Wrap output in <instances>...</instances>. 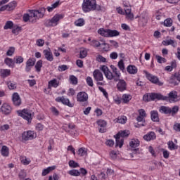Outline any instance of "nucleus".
Segmentation results:
<instances>
[{
	"mask_svg": "<svg viewBox=\"0 0 180 180\" xmlns=\"http://www.w3.org/2000/svg\"><path fill=\"white\" fill-rule=\"evenodd\" d=\"M102 8L99 5H96V0H84L82 4V11L85 13L91 12V11H101Z\"/></svg>",
	"mask_w": 180,
	"mask_h": 180,
	"instance_id": "obj_1",
	"label": "nucleus"
},
{
	"mask_svg": "<svg viewBox=\"0 0 180 180\" xmlns=\"http://www.w3.org/2000/svg\"><path fill=\"white\" fill-rule=\"evenodd\" d=\"M130 134V132L127 130L121 131L118 132L114 137L115 139V147H120L122 148L123 146V143H124V139L123 137H127Z\"/></svg>",
	"mask_w": 180,
	"mask_h": 180,
	"instance_id": "obj_2",
	"label": "nucleus"
},
{
	"mask_svg": "<svg viewBox=\"0 0 180 180\" xmlns=\"http://www.w3.org/2000/svg\"><path fill=\"white\" fill-rule=\"evenodd\" d=\"M143 99L145 102H150V101H154L155 99H158V101H165L167 97H164V96L160 94L151 93L145 94L143 96Z\"/></svg>",
	"mask_w": 180,
	"mask_h": 180,
	"instance_id": "obj_3",
	"label": "nucleus"
},
{
	"mask_svg": "<svg viewBox=\"0 0 180 180\" xmlns=\"http://www.w3.org/2000/svg\"><path fill=\"white\" fill-rule=\"evenodd\" d=\"M19 116L27 120L28 123L32 122V120L33 119V116H34V112H32V110L24 109L22 111H18Z\"/></svg>",
	"mask_w": 180,
	"mask_h": 180,
	"instance_id": "obj_4",
	"label": "nucleus"
},
{
	"mask_svg": "<svg viewBox=\"0 0 180 180\" xmlns=\"http://www.w3.org/2000/svg\"><path fill=\"white\" fill-rule=\"evenodd\" d=\"M31 12L34 19H35L36 22L37 20H39V19H41V18L44 17V14L46 13V8L41 7L37 10H31Z\"/></svg>",
	"mask_w": 180,
	"mask_h": 180,
	"instance_id": "obj_5",
	"label": "nucleus"
},
{
	"mask_svg": "<svg viewBox=\"0 0 180 180\" xmlns=\"http://www.w3.org/2000/svg\"><path fill=\"white\" fill-rule=\"evenodd\" d=\"M144 72H145L148 79L149 81H150V82H152L153 84H155L156 85H158L159 86H162V85H164V83L162 82H160V80L158 79V77H157V76H154V75L148 73V72H147V71H144Z\"/></svg>",
	"mask_w": 180,
	"mask_h": 180,
	"instance_id": "obj_6",
	"label": "nucleus"
},
{
	"mask_svg": "<svg viewBox=\"0 0 180 180\" xmlns=\"http://www.w3.org/2000/svg\"><path fill=\"white\" fill-rule=\"evenodd\" d=\"M37 135L33 131H24L22 134V141H29V140H33L36 139Z\"/></svg>",
	"mask_w": 180,
	"mask_h": 180,
	"instance_id": "obj_7",
	"label": "nucleus"
},
{
	"mask_svg": "<svg viewBox=\"0 0 180 180\" xmlns=\"http://www.w3.org/2000/svg\"><path fill=\"white\" fill-rule=\"evenodd\" d=\"M16 1H13L6 5L2 6L0 8V12H4V11H8V12H10L11 11H13V9L16 8Z\"/></svg>",
	"mask_w": 180,
	"mask_h": 180,
	"instance_id": "obj_8",
	"label": "nucleus"
},
{
	"mask_svg": "<svg viewBox=\"0 0 180 180\" xmlns=\"http://www.w3.org/2000/svg\"><path fill=\"white\" fill-rule=\"evenodd\" d=\"M60 18H61V15H54L51 20L46 22V26H49V27L57 26V25L58 24V22L60 21Z\"/></svg>",
	"mask_w": 180,
	"mask_h": 180,
	"instance_id": "obj_9",
	"label": "nucleus"
},
{
	"mask_svg": "<svg viewBox=\"0 0 180 180\" xmlns=\"http://www.w3.org/2000/svg\"><path fill=\"white\" fill-rule=\"evenodd\" d=\"M101 70L103 71V72H104V75L106 77L107 79L115 80V76L113 75V73H112V72L109 71V68H108V66L103 65L101 67Z\"/></svg>",
	"mask_w": 180,
	"mask_h": 180,
	"instance_id": "obj_10",
	"label": "nucleus"
},
{
	"mask_svg": "<svg viewBox=\"0 0 180 180\" xmlns=\"http://www.w3.org/2000/svg\"><path fill=\"white\" fill-rule=\"evenodd\" d=\"M0 110L3 115H11V113H12V107L8 103H4Z\"/></svg>",
	"mask_w": 180,
	"mask_h": 180,
	"instance_id": "obj_11",
	"label": "nucleus"
},
{
	"mask_svg": "<svg viewBox=\"0 0 180 180\" xmlns=\"http://www.w3.org/2000/svg\"><path fill=\"white\" fill-rule=\"evenodd\" d=\"M127 88V84L124 79H119L118 83L117 84V89L120 92H123V91H126Z\"/></svg>",
	"mask_w": 180,
	"mask_h": 180,
	"instance_id": "obj_12",
	"label": "nucleus"
},
{
	"mask_svg": "<svg viewBox=\"0 0 180 180\" xmlns=\"http://www.w3.org/2000/svg\"><path fill=\"white\" fill-rule=\"evenodd\" d=\"M30 14L25 13L23 15V20L24 22H31V23H36V19L33 17L32 14V10H29Z\"/></svg>",
	"mask_w": 180,
	"mask_h": 180,
	"instance_id": "obj_13",
	"label": "nucleus"
},
{
	"mask_svg": "<svg viewBox=\"0 0 180 180\" xmlns=\"http://www.w3.org/2000/svg\"><path fill=\"white\" fill-rule=\"evenodd\" d=\"M34 64H36V59H28L26 62L25 71L27 72H30V70H32V68L34 66Z\"/></svg>",
	"mask_w": 180,
	"mask_h": 180,
	"instance_id": "obj_14",
	"label": "nucleus"
},
{
	"mask_svg": "<svg viewBox=\"0 0 180 180\" xmlns=\"http://www.w3.org/2000/svg\"><path fill=\"white\" fill-rule=\"evenodd\" d=\"M56 102H61L63 105L69 106V108H72L74 106V105L70 102V100L68 98H64V96L58 97L56 98Z\"/></svg>",
	"mask_w": 180,
	"mask_h": 180,
	"instance_id": "obj_15",
	"label": "nucleus"
},
{
	"mask_svg": "<svg viewBox=\"0 0 180 180\" xmlns=\"http://www.w3.org/2000/svg\"><path fill=\"white\" fill-rule=\"evenodd\" d=\"M77 102H86L88 101V94L85 92H79L77 96Z\"/></svg>",
	"mask_w": 180,
	"mask_h": 180,
	"instance_id": "obj_16",
	"label": "nucleus"
},
{
	"mask_svg": "<svg viewBox=\"0 0 180 180\" xmlns=\"http://www.w3.org/2000/svg\"><path fill=\"white\" fill-rule=\"evenodd\" d=\"M110 68L112 70V72L115 74L114 75V81L115 82H117V81L120 79V71L115 67V65H111Z\"/></svg>",
	"mask_w": 180,
	"mask_h": 180,
	"instance_id": "obj_17",
	"label": "nucleus"
},
{
	"mask_svg": "<svg viewBox=\"0 0 180 180\" xmlns=\"http://www.w3.org/2000/svg\"><path fill=\"white\" fill-rule=\"evenodd\" d=\"M12 100L15 106H20V103H22V100H20V96L18 93H14L13 94Z\"/></svg>",
	"mask_w": 180,
	"mask_h": 180,
	"instance_id": "obj_18",
	"label": "nucleus"
},
{
	"mask_svg": "<svg viewBox=\"0 0 180 180\" xmlns=\"http://www.w3.org/2000/svg\"><path fill=\"white\" fill-rule=\"evenodd\" d=\"M43 53L47 61H53V60H54V58L53 57V53L49 48L48 49L44 50Z\"/></svg>",
	"mask_w": 180,
	"mask_h": 180,
	"instance_id": "obj_19",
	"label": "nucleus"
},
{
	"mask_svg": "<svg viewBox=\"0 0 180 180\" xmlns=\"http://www.w3.org/2000/svg\"><path fill=\"white\" fill-rule=\"evenodd\" d=\"M101 42L98 40H92L90 43V45L92 46L93 47H101V46H109V44H106L105 42V40L101 39Z\"/></svg>",
	"mask_w": 180,
	"mask_h": 180,
	"instance_id": "obj_20",
	"label": "nucleus"
},
{
	"mask_svg": "<svg viewBox=\"0 0 180 180\" xmlns=\"http://www.w3.org/2000/svg\"><path fill=\"white\" fill-rule=\"evenodd\" d=\"M93 75L94 79H96V81H103V75L101 73V70H94Z\"/></svg>",
	"mask_w": 180,
	"mask_h": 180,
	"instance_id": "obj_21",
	"label": "nucleus"
},
{
	"mask_svg": "<svg viewBox=\"0 0 180 180\" xmlns=\"http://www.w3.org/2000/svg\"><path fill=\"white\" fill-rule=\"evenodd\" d=\"M97 124L101 127L100 129H98L99 132L105 133V131H106V129H105V127H106V121L103 120H100L97 122Z\"/></svg>",
	"mask_w": 180,
	"mask_h": 180,
	"instance_id": "obj_22",
	"label": "nucleus"
},
{
	"mask_svg": "<svg viewBox=\"0 0 180 180\" xmlns=\"http://www.w3.org/2000/svg\"><path fill=\"white\" fill-rule=\"evenodd\" d=\"M156 137L155 133L150 131L143 136V139L146 140V141H151V140H155Z\"/></svg>",
	"mask_w": 180,
	"mask_h": 180,
	"instance_id": "obj_23",
	"label": "nucleus"
},
{
	"mask_svg": "<svg viewBox=\"0 0 180 180\" xmlns=\"http://www.w3.org/2000/svg\"><path fill=\"white\" fill-rule=\"evenodd\" d=\"M144 118H145L144 117H142L141 115H139L136 117L138 124L137 125H135V127H141L143 126H146V120Z\"/></svg>",
	"mask_w": 180,
	"mask_h": 180,
	"instance_id": "obj_24",
	"label": "nucleus"
},
{
	"mask_svg": "<svg viewBox=\"0 0 180 180\" xmlns=\"http://www.w3.org/2000/svg\"><path fill=\"white\" fill-rule=\"evenodd\" d=\"M124 11L127 19H130L131 20L134 19V15L131 13V7L126 6L124 8Z\"/></svg>",
	"mask_w": 180,
	"mask_h": 180,
	"instance_id": "obj_25",
	"label": "nucleus"
},
{
	"mask_svg": "<svg viewBox=\"0 0 180 180\" xmlns=\"http://www.w3.org/2000/svg\"><path fill=\"white\" fill-rule=\"evenodd\" d=\"M4 63L9 68H15V60L10 58H6Z\"/></svg>",
	"mask_w": 180,
	"mask_h": 180,
	"instance_id": "obj_26",
	"label": "nucleus"
},
{
	"mask_svg": "<svg viewBox=\"0 0 180 180\" xmlns=\"http://www.w3.org/2000/svg\"><path fill=\"white\" fill-rule=\"evenodd\" d=\"M178 98V93L175 91H172L169 93V101L170 103L175 102V99Z\"/></svg>",
	"mask_w": 180,
	"mask_h": 180,
	"instance_id": "obj_27",
	"label": "nucleus"
},
{
	"mask_svg": "<svg viewBox=\"0 0 180 180\" xmlns=\"http://www.w3.org/2000/svg\"><path fill=\"white\" fill-rule=\"evenodd\" d=\"M150 118L153 122H160V118L158 117V112L155 110L151 111Z\"/></svg>",
	"mask_w": 180,
	"mask_h": 180,
	"instance_id": "obj_28",
	"label": "nucleus"
},
{
	"mask_svg": "<svg viewBox=\"0 0 180 180\" xmlns=\"http://www.w3.org/2000/svg\"><path fill=\"white\" fill-rule=\"evenodd\" d=\"M160 113H165V115H171V108L166 106H161L159 109Z\"/></svg>",
	"mask_w": 180,
	"mask_h": 180,
	"instance_id": "obj_29",
	"label": "nucleus"
},
{
	"mask_svg": "<svg viewBox=\"0 0 180 180\" xmlns=\"http://www.w3.org/2000/svg\"><path fill=\"white\" fill-rule=\"evenodd\" d=\"M1 154L3 157H9V148L4 146L1 149Z\"/></svg>",
	"mask_w": 180,
	"mask_h": 180,
	"instance_id": "obj_30",
	"label": "nucleus"
},
{
	"mask_svg": "<svg viewBox=\"0 0 180 180\" xmlns=\"http://www.w3.org/2000/svg\"><path fill=\"white\" fill-rule=\"evenodd\" d=\"M1 77L3 78H6V77H9L11 75V70L9 69H1L0 70Z\"/></svg>",
	"mask_w": 180,
	"mask_h": 180,
	"instance_id": "obj_31",
	"label": "nucleus"
},
{
	"mask_svg": "<svg viewBox=\"0 0 180 180\" xmlns=\"http://www.w3.org/2000/svg\"><path fill=\"white\" fill-rule=\"evenodd\" d=\"M120 32L116 30H109L108 29V37H116V36H119Z\"/></svg>",
	"mask_w": 180,
	"mask_h": 180,
	"instance_id": "obj_32",
	"label": "nucleus"
},
{
	"mask_svg": "<svg viewBox=\"0 0 180 180\" xmlns=\"http://www.w3.org/2000/svg\"><path fill=\"white\" fill-rule=\"evenodd\" d=\"M162 44L163 46H172V47H176V42L172 39L163 41Z\"/></svg>",
	"mask_w": 180,
	"mask_h": 180,
	"instance_id": "obj_33",
	"label": "nucleus"
},
{
	"mask_svg": "<svg viewBox=\"0 0 180 180\" xmlns=\"http://www.w3.org/2000/svg\"><path fill=\"white\" fill-rule=\"evenodd\" d=\"M54 169H56V166H51L44 169L42 172V176H46V175L50 174V172H51V171H54Z\"/></svg>",
	"mask_w": 180,
	"mask_h": 180,
	"instance_id": "obj_34",
	"label": "nucleus"
},
{
	"mask_svg": "<svg viewBox=\"0 0 180 180\" xmlns=\"http://www.w3.org/2000/svg\"><path fill=\"white\" fill-rule=\"evenodd\" d=\"M127 71L129 74H137V68L134 65H129L127 68Z\"/></svg>",
	"mask_w": 180,
	"mask_h": 180,
	"instance_id": "obj_35",
	"label": "nucleus"
},
{
	"mask_svg": "<svg viewBox=\"0 0 180 180\" xmlns=\"http://www.w3.org/2000/svg\"><path fill=\"white\" fill-rule=\"evenodd\" d=\"M129 146L131 148H136V147H139V146H140V141H139V139H132L129 142Z\"/></svg>",
	"mask_w": 180,
	"mask_h": 180,
	"instance_id": "obj_36",
	"label": "nucleus"
},
{
	"mask_svg": "<svg viewBox=\"0 0 180 180\" xmlns=\"http://www.w3.org/2000/svg\"><path fill=\"white\" fill-rule=\"evenodd\" d=\"M108 30H109V29L105 30L103 28H100L98 30V34H101V36H103V37H108Z\"/></svg>",
	"mask_w": 180,
	"mask_h": 180,
	"instance_id": "obj_37",
	"label": "nucleus"
},
{
	"mask_svg": "<svg viewBox=\"0 0 180 180\" xmlns=\"http://www.w3.org/2000/svg\"><path fill=\"white\" fill-rule=\"evenodd\" d=\"M20 160L21 164H23V165H29L31 162L30 159L27 158L25 156H21Z\"/></svg>",
	"mask_w": 180,
	"mask_h": 180,
	"instance_id": "obj_38",
	"label": "nucleus"
},
{
	"mask_svg": "<svg viewBox=\"0 0 180 180\" xmlns=\"http://www.w3.org/2000/svg\"><path fill=\"white\" fill-rule=\"evenodd\" d=\"M131 100V96L129 94H123L122 101L124 103H129Z\"/></svg>",
	"mask_w": 180,
	"mask_h": 180,
	"instance_id": "obj_39",
	"label": "nucleus"
},
{
	"mask_svg": "<svg viewBox=\"0 0 180 180\" xmlns=\"http://www.w3.org/2000/svg\"><path fill=\"white\" fill-rule=\"evenodd\" d=\"M68 174L71 175V176H79L81 172L77 169H72L68 172Z\"/></svg>",
	"mask_w": 180,
	"mask_h": 180,
	"instance_id": "obj_40",
	"label": "nucleus"
},
{
	"mask_svg": "<svg viewBox=\"0 0 180 180\" xmlns=\"http://www.w3.org/2000/svg\"><path fill=\"white\" fill-rule=\"evenodd\" d=\"M41 67H43V60H39L35 65V68L37 72H40V71H41Z\"/></svg>",
	"mask_w": 180,
	"mask_h": 180,
	"instance_id": "obj_41",
	"label": "nucleus"
},
{
	"mask_svg": "<svg viewBox=\"0 0 180 180\" xmlns=\"http://www.w3.org/2000/svg\"><path fill=\"white\" fill-rule=\"evenodd\" d=\"M49 86H53V88H57L58 86V82L56 80V79H53L49 82Z\"/></svg>",
	"mask_w": 180,
	"mask_h": 180,
	"instance_id": "obj_42",
	"label": "nucleus"
},
{
	"mask_svg": "<svg viewBox=\"0 0 180 180\" xmlns=\"http://www.w3.org/2000/svg\"><path fill=\"white\" fill-rule=\"evenodd\" d=\"M88 54L86 49L82 48L79 52V58H85Z\"/></svg>",
	"mask_w": 180,
	"mask_h": 180,
	"instance_id": "obj_43",
	"label": "nucleus"
},
{
	"mask_svg": "<svg viewBox=\"0 0 180 180\" xmlns=\"http://www.w3.org/2000/svg\"><path fill=\"white\" fill-rule=\"evenodd\" d=\"M14 64H22L24 61V58L22 56H15L14 58Z\"/></svg>",
	"mask_w": 180,
	"mask_h": 180,
	"instance_id": "obj_44",
	"label": "nucleus"
},
{
	"mask_svg": "<svg viewBox=\"0 0 180 180\" xmlns=\"http://www.w3.org/2000/svg\"><path fill=\"white\" fill-rule=\"evenodd\" d=\"M75 26H84L85 25V20L83 18H79L75 22Z\"/></svg>",
	"mask_w": 180,
	"mask_h": 180,
	"instance_id": "obj_45",
	"label": "nucleus"
},
{
	"mask_svg": "<svg viewBox=\"0 0 180 180\" xmlns=\"http://www.w3.org/2000/svg\"><path fill=\"white\" fill-rule=\"evenodd\" d=\"M58 5H60V1H56L51 6L47 7L48 12H52L53 9H56Z\"/></svg>",
	"mask_w": 180,
	"mask_h": 180,
	"instance_id": "obj_46",
	"label": "nucleus"
},
{
	"mask_svg": "<svg viewBox=\"0 0 180 180\" xmlns=\"http://www.w3.org/2000/svg\"><path fill=\"white\" fill-rule=\"evenodd\" d=\"M13 27V22L7 21L4 27V30H8V29H12Z\"/></svg>",
	"mask_w": 180,
	"mask_h": 180,
	"instance_id": "obj_47",
	"label": "nucleus"
},
{
	"mask_svg": "<svg viewBox=\"0 0 180 180\" xmlns=\"http://www.w3.org/2000/svg\"><path fill=\"white\" fill-rule=\"evenodd\" d=\"M78 154H79V155H80L81 157H84V155H87L86 148H80L78 150Z\"/></svg>",
	"mask_w": 180,
	"mask_h": 180,
	"instance_id": "obj_48",
	"label": "nucleus"
},
{
	"mask_svg": "<svg viewBox=\"0 0 180 180\" xmlns=\"http://www.w3.org/2000/svg\"><path fill=\"white\" fill-rule=\"evenodd\" d=\"M22 31V27L19 26H14L13 27L12 33L13 34H19V32Z\"/></svg>",
	"mask_w": 180,
	"mask_h": 180,
	"instance_id": "obj_49",
	"label": "nucleus"
},
{
	"mask_svg": "<svg viewBox=\"0 0 180 180\" xmlns=\"http://www.w3.org/2000/svg\"><path fill=\"white\" fill-rule=\"evenodd\" d=\"M155 58L159 64H162V63H167V59H165V58L161 57L158 55L155 56Z\"/></svg>",
	"mask_w": 180,
	"mask_h": 180,
	"instance_id": "obj_50",
	"label": "nucleus"
},
{
	"mask_svg": "<svg viewBox=\"0 0 180 180\" xmlns=\"http://www.w3.org/2000/svg\"><path fill=\"white\" fill-rule=\"evenodd\" d=\"M6 85L9 89H16V83L13 82H7Z\"/></svg>",
	"mask_w": 180,
	"mask_h": 180,
	"instance_id": "obj_51",
	"label": "nucleus"
},
{
	"mask_svg": "<svg viewBox=\"0 0 180 180\" xmlns=\"http://www.w3.org/2000/svg\"><path fill=\"white\" fill-rule=\"evenodd\" d=\"M164 25L166 26V27H171V26H172V19L167 18L165 20Z\"/></svg>",
	"mask_w": 180,
	"mask_h": 180,
	"instance_id": "obj_52",
	"label": "nucleus"
},
{
	"mask_svg": "<svg viewBox=\"0 0 180 180\" xmlns=\"http://www.w3.org/2000/svg\"><path fill=\"white\" fill-rule=\"evenodd\" d=\"M68 128L70 130L67 131V129H65L66 131H68L70 134H75V125H68Z\"/></svg>",
	"mask_w": 180,
	"mask_h": 180,
	"instance_id": "obj_53",
	"label": "nucleus"
},
{
	"mask_svg": "<svg viewBox=\"0 0 180 180\" xmlns=\"http://www.w3.org/2000/svg\"><path fill=\"white\" fill-rule=\"evenodd\" d=\"M70 82L73 85H77L78 84V79L77 78V77H75L74 75H71V76H70Z\"/></svg>",
	"mask_w": 180,
	"mask_h": 180,
	"instance_id": "obj_54",
	"label": "nucleus"
},
{
	"mask_svg": "<svg viewBox=\"0 0 180 180\" xmlns=\"http://www.w3.org/2000/svg\"><path fill=\"white\" fill-rule=\"evenodd\" d=\"M126 122H127V117H126V116L118 117L117 123L123 124L126 123Z\"/></svg>",
	"mask_w": 180,
	"mask_h": 180,
	"instance_id": "obj_55",
	"label": "nucleus"
},
{
	"mask_svg": "<svg viewBox=\"0 0 180 180\" xmlns=\"http://www.w3.org/2000/svg\"><path fill=\"white\" fill-rule=\"evenodd\" d=\"M120 70L122 71V72H124V63H123V59H121L117 64Z\"/></svg>",
	"mask_w": 180,
	"mask_h": 180,
	"instance_id": "obj_56",
	"label": "nucleus"
},
{
	"mask_svg": "<svg viewBox=\"0 0 180 180\" xmlns=\"http://www.w3.org/2000/svg\"><path fill=\"white\" fill-rule=\"evenodd\" d=\"M69 167H70V168H77L79 167V165L74 160H70L69 161Z\"/></svg>",
	"mask_w": 180,
	"mask_h": 180,
	"instance_id": "obj_57",
	"label": "nucleus"
},
{
	"mask_svg": "<svg viewBox=\"0 0 180 180\" xmlns=\"http://www.w3.org/2000/svg\"><path fill=\"white\" fill-rule=\"evenodd\" d=\"M109 154L112 160H116L117 158V152L116 150H111Z\"/></svg>",
	"mask_w": 180,
	"mask_h": 180,
	"instance_id": "obj_58",
	"label": "nucleus"
},
{
	"mask_svg": "<svg viewBox=\"0 0 180 180\" xmlns=\"http://www.w3.org/2000/svg\"><path fill=\"white\" fill-rule=\"evenodd\" d=\"M179 110V107L175 105L172 108H171V113L172 116H174L178 113V111Z\"/></svg>",
	"mask_w": 180,
	"mask_h": 180,
	"instance_id": "obj_59",
	"label": "nucleus"
},
{
	"mask_svg": "<svg viewBox=\"0 0 180 180\" xmlns=\"http://www.w3.org/2000/svg\"><path fill=\"white\" fill-rule=\"evenodd\" d=\"M86 84L89 85V86H94V80L92 79V77H87L86 79Z\"/></svg>",
	"mask_w": 180,
	"mask_h": 180,
	"instance_id": "obj_60",
	"label": "nucleus"
},
{
	"mask_svg": "<svg viewBox=\"0 0 180 180\" xmlns=\"http://www.w3.org/2000/svg\"><path fill=\"white\" fill-rule=\"evenodd\" d=\"M167 144L169 150H176L177 148L175 146V143H174L172 141H169Z\"/></svg>",
	"mask_w": 180,
	"mask_h": 180,
	"instance_id": "obj_61",
	"label": "nucleus"
},
{
	"mask_svg": "<svg viewBox=\"0 0 180 180\" xmlns=\"http://www.w3.org/2000/svg\"><path fill=\"white\" fill-rule=\"evenodd\" d=\"M15 53V48L11 47L6 52V56H13Z\"/></svg>",
	"mask_w": 180,
	"mask_h": 180,
	"instance_id": "obj_62",
	"label": "nucleus"
},
{
	"mask_svg": "<svg viewBox=\"0 0 180 180\" xmlns=\"http://www.w3.org/2000/svg\"><path fill=\"white\" fill-rule=\"evenodd\" d=\"M37 46H38V47H43V46H44V40L41 39H37Z\"/></svg>",
	"mask_w": 180,
	"mask_h": 180,
	"instance_id": "obj_63",
	"label": "nucleus"
},
{
	"mask_svg": "<svg viewBox=\"0 0 180 180\" xmlns=\"http://www.w3.org/2000/svg\"><path fill=\"white\" fill-rule=\"evenodd\" d=\"M173 129L176 131H180V124L179 123L174 124Z\"/></svg>",
	"mask_w": 180,
	"mask_h": 180,
	"instance_id": "obj_64",
	"label": "nucleus"
}]
</instances>
